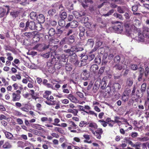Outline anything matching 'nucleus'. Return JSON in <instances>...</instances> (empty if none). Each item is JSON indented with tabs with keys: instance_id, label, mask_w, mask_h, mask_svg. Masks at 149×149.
Listing matches in <instances>:
<instances>
[{
	"instance_id": "f257e3e1",
	"label": "nucleus",
	"mask_w": 149,
	"mask_h": 149,
	"mask_svg": "<svg viewBox=\"0 0 149 149\" xmlns=\"http://www.w3.org/2000/svg\"><path fill=\"white\" fill-rule=\"evenodd\" d=\"M88 127L89 128V130L97 139H101V135L103 133V131L102 128H98V126L96 123L94 122L90 123Z\"/></svg>"
},
{
	"instance_id": "f03ea898",
	"label": "nucleus",
	"mask_w": 149,
	"mask_h": 149,
	"mask_svg": "<svg viewBox=\"0 0 149 149\" xmlns=\"http://www.w3.org/2000/svg\"><path fill=\"white\" fill-rule=\"evenodd\" d=\"M59 42V40L56 39L51 38L49 40V44L47 45V50H51L53 51L56 50L58 47L57 45H55Z\"/></svg>"
},
{
	"instance_id": "7ed1b4c3",
	"label": "nucleus",
	"mask_w": 149,
	"mask_h": 149,
	"mask_svg": "<svg viewBox=\"0 0 149 149\" xmlns=\"http://www.w3.org/2000/svg\"><path fill=\"white\" fill-rule=\"evenodd\" d=\"M29 29L32 30L35 29L38 30L36 29V27L35 22L33 21H27L25 24V26L24 29H22V32H24L26 31L28 29Z\"/></svg>"
},
{
	"instance_id": "20e7f679",
	"label": "nucleus",
	"mask_w": 149,
	"mask_h": 149,
	"mask_svg": "<svg viewBox=\"0 0 149 149\" xmlns=\"http://www.w3.org/2000/svg\"><path fill=\"white\" fill-rule=\"evenodd\" d=\"M54 98L52 96H50L49 97H47V104L49 105H56L55 108L56 109H58L60 108V103L59 101L56 102L55 100H52Z\"/></svg>"
},
{
	"instance_id": "39448f33",
	"label": "nucleus",
	"mask_w": 149,
	"mask_h": 149,
	"mask_svg": "<svg viewBox=\"0 0 149 149\" xmlns=\"http://www.w3.org/2000/svg\"><path fill=\"white\" fill-rule=\"evenodd\" d=\"M106 79L107 77H103L102 81L100 79H98L95 82V85H99L102 89H104L107 84V81L106 80Z\"/></svg>"
},
{
	"instance_id": "423d86ee",
	"label": "nucleus",
	"mask_w": 149,
	"mask_h": 149,
	"mask_svg": "<svg viewBox=\"0 0 149 149\" xmlns=\"http://www.w3.org/2000/svg\"><path fill=\"white\" fill-rule=\"evenodd\" d=\"M6 8H0V17H6L8 14L9 10L10 7L8 6H5Z\"/></svg>"
},
{
	"instance_id": "0eeeda50",
	"label": "nucleus",
	"mask_w": 149,
	"mask_h": 149,
	"mask_svg": "<svg viewBox=\"0 0 149 149\" xmlns=\"http://www.w3.org/2000/svg\"><path fill=\"white\" fill-rule=\"evenodd\" d=\"M21 92L19 90H17L15 92L12 94V100L14 101H19L21 98L20 94Z\"/></svg>"
},
{
	"instance_id": "6e6552de",
	"label": "nucleus",
	"mask_w": 149,
	"mask_h": 149,
	"mask_svg": "<svg viewBox=\"0 0 149 149\" xmlns=\"http://www.w3.org/2000/svg\"><path fill=\"white\" fill-rule=\"evenodd\" d=\"M72 49L73 50H74L75 53H77L78 55L80 53L84 52L83 51L84 50V48L79 47L77 45L72 46Z\"/></svg>"
},
{
	"instance_id": "1a4fd4ad",
	"label": "nucleus",
	"mask_w": 149,
	"mask_h": 149,
	"mask_svg": "<svg viewBox=\"0 0 149 149\" xmlns=\"http://www.w3.org/2000/svg\"><path fill=\"white\" fill-rule=\"evenodd\" d=\"M73 56H71L70 59V61L75 66L78 65H79V62L78 60L76 54H74Z\"/></svg>"
},
{
	"instance_id": "9d476101",
	"label": "nucleus",
	"mask_w": 149,
	"mask_h": 149,
	"mask_svg": "<svg viewBox=\"0 0 149 149\" xmlns=\"http://www.w3.org/2000/svg\"><path fill=\"white\" fill-rule=\"evenodd\" d=\"M123 28V26L119 24L115 25L113 27V29L116 32L118 33H120L122 32Z\"/></svg>"
},
{
	"instance_id": "9b49d317",
	"label": "nucleus",
	"mask_w": 149,
	"mask_h": 149,
	"mask_svg": "<svg viewBox=\"0 0 149 149\" xmlns=\"http://www.w3.org/2000/svg\"><path fill=\"white\" fill-rule=\"evenodd\" d=\"M89 73L86 70H84L81 74V77L82 79L86 80L89 77Z\"/></svg>"
},
{
	"instance_id": "f8f14e48",
	"label": "nucleus",
	"mask_w": 149,
	"mask_h": 149,
	"mask_svg": "<svg viewBox=\"0 0 149 149\" xmlns=\"http://www.w3.org/2000/svg\"><path fill=\"white\" fill-rule=\"evenodd\" d=\"M78 24V22L77 21L75 20H73L71 22L67 24L65 27L66 28H68L70 26L71 28H75L77 26Z\"/></svg>"
},
{
	"instance_id": "ddd939ff",
	"label": "nucleus",
	"mask_w": 149,
	"mask_h": 149,
	"mask_svg": "<svg viewBox=\"0 0 149 149\" xmlns=\"http://www.w3.org/2000/svg\"><path fill=\"white\" fill-rule=\"evenodd\" d=\"M79 108L81 110L84 111V112L88 114L94 115L96 117H97V113H95L94 111L90 110L88 112L86 111L85 110L84 107L81 105L79 106Z\"/></svg>"
},
{
	"instance_id": "4468645a",
	"label": "nucleus",
	"mask_w": 149,
	"mask_h": 149,
	"mask_svg": "<svg viewBox=\"0 0 149 149\" xmlns=\"http://www.w3.org/2000/svg\"><path fill=\"white\" fill-rule=\"evenodd\" d=\"M66 97L73 103H76L79 102L78 100L72 94L68 95Z\"/></svg>"
},
{
	"instance_id": "2eb2a0df",
	"label": "nucleus",
	"mask_w": 149,
	"mask_h": 149,
	"mask_svg": "<svg viewBox=\"0 0 149 149\" xmlns=\"http://www.w3.org/2000/svg\"><path fill=\"white\" fill-rule=\"evenodd\" d=\"M143 33L146 38L149 39V29L148 27H143Z\"/></svg>"
},
{
	"instance_id": "dca6fc26",
	"label": "nucleus",
	"mask_w": 149,
	"mask_h": 149,
	"mask_svg": "<svg viewBox=\"0 0 149 149\" xmlns=\"http://www.w3.org/2000/svg\"><path fill=\"white\" fill-rule=\"evenodd\" d=\"M37 32L33 31L31 32H25L23 33V35L28 38H30L31 37L33 36L36 34Z\"/></svg>"
},
{
	"instance_id": "f3484780",
	"label": "nucleus",
	"mask_w": 149,
	"mask_h": 149,
	"mask_svg": "<svg viewBox=\"0 0 149 149\" xmlns=\"http://www.w3.org/2000/svg\"><path fill=\"white\" fill-rule=\"evenodd\" d=\"M78 56L81 57V60H84V61H87L88 59V55L86 54L85 52H82L79 54H78Z\"/></svg>"
},
{
	"instance_id": "a211bd4d",
	"label": "nucleus",
	"mask_w": 149,
	"mask_h": 149,
	"mask_svg": "<svg viewBox=\"0 0 149 149\" xmlns=\"http://www.w3.org/2000/svg\"><path fill=\"white\" fill-rule=\"evenodd\" d=\"M98 67L97 65L95 64H93L90 67V71L95 74L96 72V71L98 70Z\"/></svg>"
},
{
	"instance_id": "6ab92c4d",
	"label": "nucleus",
	"mask_w": 149,
	"mask_h": 149,
	"mask_svg": "<svg viewBox=\"0 0 149 149\" xmlns=\"http://www.w3.org/2000/svg\"><path fill=\"white\" fill-rule=\"evenodd\" d=\"M3 132L4 133L6 137V138L10 140L13 139L14 136L11 133L5 130Z\"/></svg>"
},
{
	"instance_id": "aec40b11",
	"label": "nucleus",
	"mask_w": 149,
	"mask_h": 149,
	"mask_svg": "<svg viewBox=\"0 0 149 149\" xmlns=\"http://www.w3.org/2000/svg\"><path fill=\"white\" fill-rule=\"evenodd\" d=\"M106 92H107L109 94H111L113 92H114L113 87H111L110 85L109 84L107 86L106 88Z\"/></svg>"
},
{
	"instance_id": "412c9836",
	"label": "nucleus",
	"mask_w": 149,
	"mask_h": 149,
	"mask_svg": "<svg viewBox=\"0 0 149 149\" xmlns=\"http://www.w3.org/2000/svg\"><path fill=\"white\" fill-rule=\"evenodd\" d=\"M37 20L38 22L40 23H43L45 21V18L44 16L42 14H40L38 16Z\"/></svg>"
},
{
	"instance_id": "4be33fe9",
	"label": "nucleus",
	"mask_w": 149,
	"mask_h": 149,
	"mask_svg": "<svg viewBox=\"0 0 149 149\" xmlns=\"http://www.w3.org/2000/svg\"><path fill=\"white\" fill-rule=\"evenodd\" d=\"M80 31V33L79 34V36L80 37H83L85 31V27L82 26H80L79 27Z\"/></svg>"
},
{
	"instance_id": "5701e85b",
	"label": "nucleus",
	"mask_w": 149,
	"mask_h": 149,
	"mask_svg": "<svg viewBox=\"0 0 149 149\" xmlns=\"http://www.w3.org/2000/svg\"><path fill=\"white\" fill-rule=\"evenodd\" d=\"M60 61L63 62H66L68 61V59H67V57L65 54H62L59 58Z\"/></svg>"
},
{
	"instance_id": "b1692460",
	"label": "nucleus",
	"mask_w": 149,
	"mask_h": 149,
	"mask_svg": "<svg viewBox=\"0 0 149 149\" xmlns=\"http://www.w3.org/2000/svg\"><path fill=\"white\" fill-rule=\"evenodd\" d=\"M25 107L20 108V109L22 111L25 112H28L29 109H31V108H29L28 107H26V106H30V103H28L27 104H24Z\"/></svg>"
},
{
	"instance_id": "393cba45",
	"label": "nucleus",
	"mask_w": 149,
	"mask_h": 149,
	"mask_svg": "<svg viewBox=\"0 0 149 149\" xmlns=\"http://www.w3.org/2000/svg\"><path fill=\"white\" fill-rule=\"evenodd\" d=\"M145 36L143 34L140 32L138 33V40L139 41L143 42L144 40V38Z\"/></svg>"
},
{
	"instance_id": "a878e982",
	"label": "nucleus",
	"mask_w": 149,
	"mask_h": 149,
	"mask_svg": "<svg viewBox=\"0 0 149 149\" xmlns=\"http://www.w3.org/2000/svg\"><path fill=\"white\" fill-rule=\"evenodd\" d=\"M67 84H64L62 87V89L63 93L68 94L69 93L70 91L68 89L66 88L67 87Z\"/></svg>"
},
{
	"instance_id": "bb28decb",
	"label": "nucleus",
	"mask_w": 149,
	"mask_h": 149,
	"mask_svg": "<svg viewBox=\"0 0 149 149\" xmlns=\"http://www.w3.org/2000/svg\"><path fill=\"white\" fill-rule=\"evenodd\" d=\"M99 19L100 20V22H99L100 27L103 28L106 27L107 25L106 21L104 20H102L101 18Z\"/></svg>"
},
{
	"instance_id": "cd10ccee",
	"label": "nucleus",
	"mask_w": 149,
	"mask_h": 149,
	"mask_svg": "<svg viewBox=\"0 0 149 149\" xmlns=\"http://www.w3.org/2000/svg\"><path fill=\"white\" fill-rule=\"evenodd\" d=\"M72 49V47L70 49H68L65 50V52L68 53V55L71 56L74 55V54H75L74 50H73Z\"/></svg>"
},
{
	"instance_id": "c85d7f7f",
	"label": "nucleus",
	"mask_w": 149,
	"mask_h": 149,
	"mask_svg": "<svg viewBox=\"0 0 149 149\" xmlns=\"http://www.w3.org/2000/svg\"><path fill=\"white\" fill-rule=\"evenodd\" d=\"M133 81L132 78H128L126 81V83L127 85L130 86H132L133 84Z\"/></svg>"
},
{
	"instance_id": "c756f323",
	"label": "nucleus",
	"mask_w": 149,
	"mask_h": 149,
	"mask_svg": "<svg viewBox=\"0 0 149 149\" xmlns=\"http://www.w3.org/2000/svg\"><path fill=\"white\" fill-rule=\"evenodd\" d=\"M30 16L31 19L34 20H37L38 17L36 13L35 12H31L30 14Z\"/></svg>"
},
{
	"instance_id": "7c9ffc66",
	"label": "nucleus",
	"mask_w": 149,
	"mask_h": 149,
	"mask_svg": "<svg viewBox=\"0 0 149 149\" xmlns=\"http://www.w3.org/2000/svg\"><path fill=\"white\" fill-rule=\"evenodd\" d=\"M55 33V31L53 28H51L48 32V34L50 36H54Z\"/></svg>"
},
{
	"instance_id": "2f4dec72",
	"label": "nucleus",
	"mask_w": 149,
	"mask_h": 149,
	"mask_svg": "<svg viewBox=\"0 0 149 149\" xmlns=\"http://www.w3.org/2000/svg\"><path fill=\"white\" fill-rule=\"evenodd\" d=\"M68 111L69 112L73 113L74 116H76L78 113V111L77 109H68Z\"/></svg>"
},
{
	"instance_id": "473e14b6",
	"label": "nucleus",
	"mask_w": 149,
	"mask_h": 149,
	"mask_svg": "<svg viewBox=\"0 0 149 149\" xmlns=\"http://www.w3.org/2000/svg\"><path fill=\"white\" fill-rule=\"evenodd\" d=\"M112 87H113V90L114 91L116 89H119L121 87V86L118 83H116L113 84Z\"/></svg>"
},
{
	"instance_id": "72a5a7b5",
	"label": "nucleus",
	"mask_w": 149,
	"mask_h": 149,
	"mask_svg": "<svg viewBox=\"0 0 149 149\" xmlns=\"http://www.w3.org/2000/svg\"><path fill=\"white\" fill-rule=\"evenodd\" d=\"M87 44L91 47H93L94 44V42L93 39H89L88 40Z\"/></svg>"
},
{
	"instance_id": "f704fd0d",
	"label": "nucleus",
	"mask_w": 149,
	"mask_h": 149,
	"mask_svg": "<svg viewBox=\"0 0 149 149\" xmlns=\"http://www.w3.org/2000/svg\"><path fill=\"white\" fill-rule=\"evenodd\" d=\"M33 36V40L35 42H37L39 41L40 39L39 37V35L38 34V33L37 32L36 34L34 35Z\"/></svg>"
},
{
	"instance_id": "c9c22d12",
	"label": "nucleus",
	"mask_w": 149,
	"mask_h": 149,
	"mask_svg": "<svg viewBox=\"0 0 149 149\" xmlns=\"http://www.w3.org/2000/svg\"><path fill=\"white\" fill-rule=\"evenodd\" d=\"M48 70L50 73H53L55 71V68L53 65H51L48 68Z\"/></svg>"
},
{
	"instance_id": "e433bc0d",
	"label": "nucleus",
	"mask_w": 149,
	"mask_h": 149,
	"mask_svg": "<svg viewBox=\"0 0 149 149\" xmlns=\"http://www.w3.org/2000/svg\"><path fill=\"white\" fill-rule=\"evenodd\" d=\"M69 123L70 124V127H72V129H76L77 127H78L77 125L72 121H69Z\"/></svg>"
},
{
	"instance_id": "4c0bfd02",
	"label": "nucleus",
	"mask_w": 149,
	"mask_h": 149,
	"mask_svg": "<svg viewBox=\"0 0 149 149\" xmlns=\"http://www.w3.org/2000/svg\"><path fill=\"white\" fill-rule=\"evenodd\" d=\"M65 69L67 71H71L72 69L71 65L70 63H66L65 66Z\"/></svg>"
},
{
	"instance_id": "58836bf2",
	"label": "nucleus",
	"mask_w": 149,
	"mask_h": 149,
	"mask_svg": "<svg viewBox=\"0 0 149 149\" xmlns=\"http://www.w3.org/2000/svg\"><path fill=\"white\" fill-rule=\"evenodd\" d=\"M73 14L75 18H79L82 16L79 13L76 11H73Z\"/></svg>"
},
{
	"instance_id": "ea45409f",
	"label": "nucleus",
	"mask_w": 149,
	"mask_h": 149,
	"mask_svg": "<svg viewBox=\"0 0 149 149\" xmlns=\"http://www.w3.org/2000/svg\"><path fill=\"white\" fill-rule=\"evenodd\" d=\"M138 141L141 142H143L149 140V138L147 137H144L143 138L138 137L137 138Z\"/></svg>"
},
{
	"instance_id": "a19ab883",
	"label": "nucleus",
	"mask_w": 149,
	"mask_h": 149,
	"mask_svg": "<svg viewBox=\"0 0 149 149\" xmlns=\"http://www.w3.org/2000/svg\"><path fill=\"white\" fill-rule=\"evenodd\" d=\"M58 24L62 27L64 26L66 24L65 21L63 19H60L58 22Z\"/></svg>"
},
{
	"instance_id": "79ce46f5",
	"label": "nucleus",
	"mask_w": 149,
	"mask_h": 149,
	"mask_svg": "<svg viewBox=\"0 0 149 149\" xmlns=\"http://www.w3.org/2000/svg\"><path fill=\"white\" fill-rule=\"evenodd\" d=\"M146 83H143L141 86V91L143 93V92H145L146 91Z\"/></svg>"
},
{
	"instance_id": "37998d69",
	"label": "nucleus",
	"mask_w": 149,
	"mask_h": 149,
	"mask_svg": "<svg viewBox=\"0 0 149 149\" xmlns=\"http://www.w3.org/2000/svg\"><path fill=\"white\" fill-rule=\"evenodd\" d=\"M19 12L17 11H13L10 13V15L13 17V18H15L17 17Z\"/></svg>"
},
{
	"instance_id": "c03bdc74",
	"label": "nucleus",
	"mask_w": 149,
	"mask_h": 149,
	"mask_svg": "<svg viewBox=\"0 0 149 149\" xmlns=\"http://www.w3.org/2000/svg\"><path fill=\"white\" fill-rule=\"evenodd\" d=\"M120 60V57L118 55L115 56L113 59V61L115 63H119Z\"/></svg>"
},
{
	"instance_id": "a18cd8bd",
	"label": "nucleus",
	"mask_w": 149,
	"mask_h": 149,
	"mask_svg": "<svg viewBox=\"0 0 149 149\" xmlns=\"http://www.w3.org/2000/svg\"><path fill=\"white\" fill-rule=\"evenodd\" d=\"M60 121V120L58 118H56L54 120V123H52V124L55 126H61V125L58 124Z\"/></svg>"
},
{
	"instance_id": "49530a36",
	"label": "nucleus",
	"mask_w": 149,
	"mask_h": 149,
	"mask_svg": "<svg viewBox=\"0 0 149 149\" xmlns=\"http://www.w3.org/2000/svg\"><path fill=\"white\" fill-rule=\"evenodd\" d=\"M3 148H10L11 147V146L8 141L6 142L3 146Z\"/></svg>"
},
{
	"instance_id": "de8ad7c7",
	"label": "nucleus",
	"mask_w": 149,
	"mask_h": 149,
	"mask_svg": "<svg viewBox=\"0 0 149 149\" xmlns=\"http://www.w3.org/2000/svg\"><path fill=\"white\" fill-rule=\"evenodd\" d=\"M113 16L116 18H118L120 20L123 19L122 15L121 14H119L117 13H114L113 14Z\"/></svg>"
},
{
	"instance_id": "09e8293b",
	"label": "nucleus",
	"mask_w": 149,
	"mask_h": 149,
	"mask_svg": "<svg viewBox=\"0 0 149 149\" xmlns=\"http://www.w3.org/2000/svg\"><path fill=\"white\" fill-rule=\"evenodd\" d=\"M60 17L61 18V19H64L66 18L67 17V14L66 12H63L60 15Z\"/></svg>"
},
{
	"instance_id": "8fccbe9b",
	"label": "nucleus",
	"mask_w": 149,
	"mask_h": 149,
	"mask_svg": "<svg viewBox=\"0 0 149 149\" xmlns=\"http://www.w3.org/2000/svg\"><path fill=\"white\" fill-rule=\"evenodd\" d=\"M141 143L139 142H137L135 143V145H134V147L135 148V149H141L140 148V147L141 146Z\"/></svg>"
},
{
	"instance_id": "3c124183",
	"label": "nucleus",
	"mask_w": 149,
	"mask_h": 149,
	"mask_svg": "<svg viewBox=\"0 0 149 149\" xmlns=\"http://www.w3.org/2000/svg\"><path fill=\"white\" fill-rule=\"evenodd\" d=\"M74 36L73 35L70 36L68 38V41L71 43L74 42Z\"/></svg>"
},
{
	"instance_id": "603ef678",
	"label": "nucleus",
	"mask_w": 149,
	"mask_h": 149,
	"mask_svg": "<svg viewBox=\"0 0 149 149\" xmlns=\"http://www.w3.org/2000/svg\"><path fill=\"white\" fill-rule=\"evenodd\" d=\"M18 147L22 148H24L25 146L24 143L22 141H18L17 142Z\"/></svg>"
},
{
	"instance_id": "864d4df0",
	"label": "nucleus",
	"mask_w": 149,
	"mask_h": 149,
	"mask_svg": "<svg viewBox=\"0 0 149 149\" xmlns=\"http://www.w3.org/2000/svg\"><path fill=\"white\" fill-rule=\"evenodd\" d=\"M98 122L101 123V125L104 127H106L107 126V123L104 120L101 119L98 120Z\"/></svg>"
},
{
	"instance_id": "5fc2aeb1",
	"label": "nucleus",
	"mask_w": 149,
	"mask_h": 149,
	"mask_svg": "<svg viewBox=\"0 0 149 149\" xmlns=\"http://www.w3.org/2000/svg\"><path fill=\"white\" fill-rule=\"evenodd\" d=\"M136 95L138 97H141L143 96V93L141 91V92H140V91L139 90H137L136 91Z\"/></svg>"
},
{
	"instance_id": "6e6d98bb",
	"label": "nucleus",
	"mask_w": 149,
	"mask_h": 149,
	"mask_svg": "<svg viewBox=\"0 0 149 149\" xmlns=\"http://www.w3.org/2000/svg\"><path fill=\"white\" fill-rule=\"evenodd\" d=\"M62 65L60 63L56 62L54 64L55 68H56L57 69H60L62 67Z\"/></svg>"
},
{
	"instance_id": "4d7b16f0",
	"label": "nucleus",
	"mask_w": 149,
	"mask_h": 149,
	"mask_svg": "<svg viewBox=\"0 0 149 149\" xmlns=\"http://www.w3.org/2000/svg\"><path fill=\"white\" fill-rule=\"evenodd\" d=\"M49 22L50 25L52 26H55L57 24V23L53 19H51V20H49Z\"/></svg>"
},
{
	"instance_id": "13d9d810",
	"label": "nucleus",
	"mask_w": 149,
	"mask_h": 149,
	"mask_svg": "<svg viewBox=\"0 0 149 149\" xmlns=\"http://www.w3.org/2000/svg\"><path fill=\"white\" fill-rule=\"evenodd\" d=\"M56 10L54 9H52L48 11V13L50 16H52L54 14Z\"/></svg>"
},
{
	"instance_id": "bf43d9fd",
	"label": "nucleus",
	"mask_w": 149,
	"mask_h": 149,
	"mask_svg": "<svg viewBox=\"0 0 149 149\" xmlns=\"http://www.w3.org/2000/svg\"><path fill=\"white\" fill-rule=\"evenodd\" d=\"M114 67L116 69L118 70H120L123 68L122 66L119 64L116 65Z\"/></svg>"
},
{
	"instance_id": "052dcab7",
	"label": "nucleus",
	"mask_w": 149,
	"mask_h": 149,
	"mask_svg": "<svg viewBox=\"0 0 149 149\" xmlns=\"http://www.w3.org/2000/svg\"><path fill=\"white\" fill-rule=\"evenodd\" d=\"M114 121L116 122V123L117 124H119L121 123V121L119 120L120 119V118L118 116H115L114 118Z\"/></svg>"
},
{
	"instance_id": "680f3d73",
	"label": "nucleus",
	"mask_w": 149,
	"mask_h": 149,
	"mask_svg": "<svg viewBox=\"0 0 149 149\" xmlns=\"http://www.w3.org/2000/svg\"><path fill=\"white\" fill-rule=\"evenodd\" d=\"M42 64L41 65V66H42ZM41 68H42V70L43 72L45 74H46L47 71L46 70V65L45 64L43 65L42 66H41Z\"/></svg>"
},
{
	"instance_id": "e2e57ef3",
	"label": "nucleus",
	"mask_w": 149,
	"mask_h": 149,
	"mask_svg": "<svg viewBox=\"0 0 149 149\" xmlns=\"http://www.w3.org/2000/svg\"><path fill=\"white\" fill-rule=\"evenodd\" d=\"M87 61H84V60H81V64L79 65V67H81L87 64Z\"/></svg>"
},
{
	"instance_id": "0e129e2a",
	"label": "nucleus",
	"mask_w": 149,
	"mask_h": 149,
	"mask_svg": "<svg viewBox=\"0 0 149 149\" xmlns=\"http://www.w3.org/2000/svg\"><path fill=\"white\" fill-rule=\"evenodd\" d=\"M149 72V68L148 66L145 68V75L146 77H147L148 75Z\"/></svg>"
},
{
	"instance_id": "69168bd1",
	"label": "nucleus",
	"mask_w": 149,
	"mask_h": 149,
	"mask_svg": "<svg viewBox=\"0 0 149 149\" xmlns=\"http://www.w3.org/2000/svg\"><path fill=\"white\" fill-rule=\"evenodd\" d=\"M131 90L130 89H126L123 92L124 94L129 97V95L131 93Z\"/></svg>"
},
{
	"instance_id": "338daca9",
	"label": "nucleus",
	"mask_w": 149,
	"mask_h": 149,
	"mask_svg": "<svg viewBox=\"0 0 149 149\" xmlns=\"http://www.w3.org/2000/svg\"><path fill=\"white\" fill-rule=\"evenodd\" d=\"M117 11L120 13H124V11L123 8L120 6H118L117 8Z\"/></svg>"
},
{
	"instance_id": "774afa93",
	"label": "nucleus",
	"mask_w": 149,
	"mask_h": 149,
	"mask_svg": "<svg viewBox=\"0 0 149 149\" xmlns=\"http://www.w3.org/2000/svg\"><path fill=\"white\" fill-rule=\"evenodd\" d=\"M76 94L80 97L82 98L84 97L83 94L81 92L77 91L76 92Z\"/></svg>"
}]
</instances>
